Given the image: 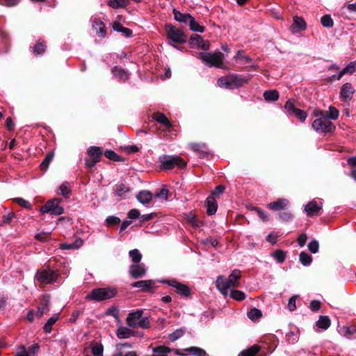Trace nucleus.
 Here are the masks:
<instances>
[{
  "label": "nucleus",
  "instance_id": "nucleus-1",
  "mask_svg": "<svg viewBox=\"0 0 356 356\" xmlns=\"http://www.w3.org/2000/svg\"><path fill=\"white\" fill-rule=\"evenodd\" d=\"M241 277V272L235 269L227 278L222 275L218 276L216 281V287L225 297H227L229 290L238 285Z\"/></svg>",
  "mask_w": 356,
  "mask_h": 356
},
{
  "label": "nucleus",
  "instance_id": "nucleus-2",
  "mask_svg": "<svg viewBox=\"0 0 356 356\" xmlns=\"http://www.w3.org/2000/svg\"><path fill=\"white\" fill-rule=\"evenodd\" d=\"M199 58L204 64L209 67H224V54L220 51L201 52L199 54Z\"/></svg>",
  "mask_w": 356,
  "mask_h": 356
},
{
  "label": "nucleus",
  "instance_id": "nucleus-3",
  "mask_svg": "<svg viewBox=\"0 0 356 356\" xmlns=\"http://www.w3.org/2000/svg\"><path fill=\"white\" fill-rule=\"evenodd\" d=\"M116 290L113 288H99L92 290L86 298L95 301H102L110 299L116 295Z\"/></svg>",
  "mask_w": 356,
  "mask_h": 356
},
{
  "label": "nucleus",
  "instance_id": "nucleus-4",
  "mask_svg": "<svg viewBox=\"0 0 356 356\" xmlns=\"http://www.w3.org/2000/svg\"><path fill=\"white\" fill-rule=\"evenodd\" d=\"M244 83V79L242 76L237 74H229L220 77L218 80V85L220 88L227 89H234L241 86Z\"/></svg>",
  "mask_w": 356,
  "mask_h": 356
},
{
  "label": "nucleus",
  "instance_id": "nucleus-5",
  "mask_svg": "<svg viewBox=\"0 0 356 356\" xmlns=\"http://www.w3.org/2000/svg\"><path fill=\"white\" fill-rule=\"evenodd\" d=\"M313 129L317 133H330L334 131V124L326 117L322 116L314 120Z\"/></svg>",
  "mask_w": 356,
  "mask_h": 356
},
{
  "label": "nucleus",
  "instance_id": "nucleus-6",
  "mask_svg": "<svg viewBox=\"0 0 356 356\" xmlns=\"http://www.w3.org/2000/svg\"><path fill=\"white\" fill-rule=\"evenodd\" d=\"M161 167L163 170H170L175 166L184 168L186 163L178 156H164L160 158Z\"/></svg>",
  "mask_w": 356,
  "mask_h": 356
},
{
  "label": "nucleus",
  "instance_id": "nucleus-7",
  "mask_svg": "<svg viewBox=\"0 0 356 356\" xmlns=\"http://www.w3.org/2000/svg\"><path fill=\"white\" fill-rule=\"evenodd\" d=\"M56 271L49 268L38 271L35 280L41 284H49L56 282L58 279Z\"/></svg>",
  "mask_w": 356,
  "mask_h": 356
},
{
  "label": "nucleus",
  "instance_id": "nucleus-8",
  "mask_svg": "<svg viewBox=\"0 0 356 356\" xmlns=\"http://www.w3.org/2000/svg\"><path fill=\"white\" fill-rule=\"evenodd\" d=\"M42 213H50L51 214L59 216L63 213L64 209L60 205L58 199H53L47 202V203L40 208Z\"/></svg>",
  "mask_w": 356,
  "mask_h": 356
},
{
  "label": "nucleus",
  "instance_id": "nucleus-9",
  "mask_svg": "<svg viewBox=\"0 0 356 356\" xmlns=\"http://www.w3.org/2000/svg\"><path fill=\"white\" fill-rule=\"evenodd\" d=\"M168 38L172 42L177 43H184L186 41V35L179 29L173 26H168L166 28Z\"/></svg>",
  "mask_w": 356,
  "mask_h": 356
},
{
  "label": "nucleus",
  "instance_id": "nucleus-10",
  "mask_svg": "<svg viewBox=\"0 0 356 356\" xmlns=\"http://www.w3.org/2000/svg\"><path fill=\"white\" fill-rule=\"evenodd\" d=\"M322 209V203L315 200L310 201L304 207V211L309 217L318 216Z\"/></svg>",
  "mask_w": 356,
  "mask_h": 356
},
{
  "label": "nucleus",
  "instance_id": "nucleus-11",
  "mask_svg": "<svg viewBox=\"0 0 356 356\" xmlns=\"http://www.w3.org/2000/svg\"><path fill=\"white\" fill-rule=\"evenodd\" d=\"M163 283L168 284L170 286L175 288L177 290V292L184 296H188L191 290L186 285L181 284L177 280H165L163 282Z\"/></svg>",
  "mask_w": 356,
  "mask_h": 356
},
{
  "label": "nucleus",
  "instance_id": "nucleus-12",
  "mask_svg": "<svg viewBox=\"0 0 356 356\" xmlns=\"http://www.w3.org/2000/svg\"><path fill=\"white\" fill-rule=\"evenodd\" d=\"M143 314V311L141 309H137L129 312L126 318L127 325L132 328L137 327V323L142 317Z\"/></svg>",
  "mask_w": 356,
  "mask_h": 356
},
{
  "label": "nucleus",
  "instance_id": "nucleus-13",
  "mask_svg": "<svg viewBox=\"0 0 356 356\" xmlns=\"http://www.w3.org/2000/svg\"><path fill=\"white\" fill-rule=\"evenodd\" d=\"M146 268L143 264H134L129 267V274L131 277L138 279L146 273Z\"/></svg>",
  "mask_w": 356,
  "mask_h": 356
},
{
  "label": "nucleus",
  "instance_id": "nucleus-14",
  "mask_svg": "<svg viewBox=\"0 0 356 356\" xmlns=\"http://www.w3.org/2000/svg\"><path fill=\"white\" fill-rule=\"evenodd\" d=\"M133 288H140L143 292H153L155 283L152 280H141L131 284Z\"/></svg>",
  "mask_w": 356,
  "mask_h": 356
},
{
  "label": "nucleus",
  "instance_id": "nucleus-15",
  "mask_svg": "<svg viewBox=\"0 0 356 356\" xmlns=\"http://www.w3.org/2000/svg\"><path fill=\"white\" fill-rule=\"evenodd\" d=\"M289 206V202L286 199L281 198L276 201L270 202L267 207L268 209L273 211H281L286 210Z\"/></svg>",
  "mask_w": 356,
  "mask_h": 356
},
{
  "label": "nucleus",
  "instance_id": "nucleus-16",
  "mask_svg": "<svg viewBox=\"0 0 356 356\" xmlns=\"http://www.w3.org/2000/svg\"><path fill=\"white\" fill-rule=\"evenodd\" d=\"M307 24L302 17L296 16L293 17V24L290 30L293 33H298L301 31L305 30Z\"/></svg>",
  "mask_w": 356,
  "mask_h": 356
},
{
  "label": "nucleus",
  "instance_id": "nucleus-17",
  "mask_svg": "<svg viewBox=\"0 0 356 356\" xmlns=\"http://www.w3.org/2000/svg\"><path fill=\"white\" fill-rule=\"evenodd\" d=\"M355 92V90L350 83H346L341 87V96L346 101L350 100Z\"/></svg>",
  "mask_w": 356,
  "mask_h": 356
},
{
  "label": "nucleus",
  "instance_id": "nucleus-18",
  "mask_svg": "<svg viewBox=\"0 0 356 356\" xmlns=\"http://www.w3.org/2000/svg\"><path fill=\"white\" fill-rule=\"evenodd\" d=\"M83 241L81 238L76 239L73 243H60L59 247L61 250H76L83 245Z\"/></svg>",
  "mask_w": 356,
  "mask_h": 356
},
{
  "label": "nucleus",
  "instance_id": "nucleus-19",
  "mask_svg": "<svg viewBox=\"0 0 356 356\" xmlns=\"http://www.w3.org/2000/svg\"><path fill=\"white\" fill-rule=\"evenodd\" d=\"M116 335L119 339H128L134 336V332L127 327L120 326L117 329Z\"/></svg>",
  "mask_w": 356,
  "mask_h": 356
},
{
  "label": "nucleus",
  "instance_id": "nucleus-20",
  "mask_svg": "<svg viewBox=\"0 0 356 356\" xmlns=\"http://www.w3.org/2000/svg\"><path fill=\"white\" fill-rule=\"evenodd\" d=\"M207 213L211 216L216 213L217 211V202L213 197H208L206 200Z\"/></svg>",
  "mask_w": 356,
  "mask_h": 356
},
{
  "label": "nucleus",
  "instance_id": "nucleus-21",
  "mask_svg": "<svg viewBox=\"0 0 356 356\" xmlns=\"http://www.w3.org/2000/svg\"><path fill=\"white\" fill-rule=\"evenodd\" d=\"M172 13L174 15V18L176 21L185 24H188L191 19L193 17L189 14L181 13L176 9H174Z\"/></svg>",
  "mask_w": 356,
  "mask_h": 356
},
{
  "label": "nucleus",
  "instance_id": "nucleus-22",
  "mask_svg": "<svg viewBox=\"0 0 356 356\" xmlns=\"http://www.w3.org/2000/svg\"><path fill=\"white\" fill-rule=\"evenodd\" d=\"M152 118L157 122L161 124L162 125L167 128H170L172 127L171 122L169 121L167 117L162 113H154Z\"/></svg>",
  "mask_w": 356,
  "mask_h": 356
},
{
  "label": "nucleus",
  "instance_id": "nucleus-23",
  "mask_svg": "<svg viewBox=\"0 0 356 356\" xmlns=\"http://www.w3.org/2000/svg\"><path fill=\"white\" fill-rule=\"evenodd\" d=\"M152 199V194L147 191H142L137 195V200L143 204H147Z\"/></svg>",
  "mask_w": 356,
  "mask_h": 356
},
{
  "label": "nucleus",
  "instance_id": "nucleus-24",
  "mask_svg": "<svg viewBox=\"0 0 356 356\" xmlns=\"http://www.w3.org/2000/svg\"><path fill=\"white\" fill-rule=\"evenodd\" d=\"M92 28L96 31L97 34L102 38H104L106 35V30L104 24L102 21H94L92 22Z\"/></svg>",
  "mask_w": 356,
  "mask_h": 356
},
{
  "label": "nucleus",
  "instance_id": "nucleus-25",
  "mask_svg": "<svg viewBox=\"0 0 356 356\" xmlns=\"http://www.w3.org/2000/svg\"><path fill=\"white\" fill-rule=\"evenodd\" d=\"M112 73L113 76L119 80L125 81L129 79V74L122 68L115 67L112 70Z\"/></svg>",
  "mask_w": 356,
  "mask_h": 356
},
{
  "label": "nucleus",
  "instance_id": "nucleus-26",
  "mask_svg": "<svg viewBox=\"0 0 356 356\" xmlns=\"http://www.w3.org/2000/svg\"><path fill=\"white\" fill-rule=\"evenodd\" d=\"M330 320L327 316H321L316 323V325L318 328L324 330H327L330 326Z\"/></svg>",
  "mask_w": 356,
  "mask_h": 356
},
{
  "label": "nucleus",
  "instance_id": "nucleus-27",
  "mask_svg": "<svg viewBox=\"0 0 356 356\" xmlns=\"http://www.w3.org/2000/svg\"><path fill=\"white\" fill-rule=\"evenodd\" d=\"M264 98L266 102H275L279 99V92L276 90H266Z\"/></svg>",
  "mask_w": 356,
  "mask_h": 356
},
{
  "label": "nucleus",
  "instance_id": "nucleus-28",
  "mask_svg": "<svg viewBox=\"0 0 356 356\" xmlns=\"http://www.w3.org/2000/svg\"><path fill=\"white\" fill-rule=\"evenodd\" d=\"M113 27L115 31L122 33V34L126 37H130L132 35V31L129 29L124 27L119 22H115Z\"/></svg>",
  "mask_w": 356,
  "mask_h": 356
},
{
  "label": "nucleus",
  "instance_id": "nucleus-29",
  "mask_svg": "<svg viewBox=\"0 0 356 356\" xmlns=\"http://www.w3.org/2000/svg\"><path fill=\"white\" fill-rule=\"evenodd\" d=\"M184 351L188 352L191 355L193 356H206L207 355L204 350L195 346L186 348Z\"/></svg>",
  "mask_w": 356,
  "mask_h": 356
},
{
  "label": "nucleus",
  "instance_id": "nucleus-30",
  "mask_svg": "<svg viewBox=\"0 0 356 356\" xmlns=\"http://www.w3.org/2000/svg\"><path fill=\"white\" fill-rule=\"evenodd\" d=\"M261 350V347L257 344L250 346L246 349L245 356H266L261 353H259Z\"/></svg>",
  "mask_w": 356,
  "mask_h": 356
},
{
  "label": "nucleus",
  "instance_id": "nucleus-31",
  "mask_svg": "<svg viewBox=\"0 0 356 356\" xmlns=\"http://www.w3.org/2000/svg\"><path fill=\"white\" fill-rule=\"evenodd\" d=\"M128 4V0H110L108 2V5L113 8H125Z\"/></svg>",
  "mask_w": 356,
  "mask_h": 356
},
{
  "label": "nucleus",
  "instance_id": "nucleus-32",
  "mask_svg": "<svg viewBox=\"0 0 356 356\" xmlns=\"http://www.w3.org/2000/svg\"><path fill=\"white\" fill-rule=\"evenodd\" d=\"M247 316L251 321H256L262 316V312L257 308H253L247 313Z\"/></svg>",
  "mask_w": 356,
  "mask_h": 356
},
{
  "label": "nucleus",
  "instance_id": "nucleus-33",
  "mask_svg": "<svg viewBox=\"0 0 356 356\" xmlns=\"http://www.w3.org/2000/svg\"><path fill=\"white\" fill-rule=\"evenodd\" d=\"M300 263L305 266H309L312 261V257L305 252H301L299 255Z\"/></svg>",
  "mask_w": 356,
  "mask_h": 356
},
{
  "label": "nucleus",
  "instance_id": "nucleus-34",
  "mask_svg": "<svg viewBox=\"0 0 356 356\" xmlns=\"http://www.w3.org/2000/svg\"><path fill=\"white\" fill-rule=\"evenodd\" d=\"M129 191V188L124 184H119L116 186L115 195L120 197H125V194Z\"/></svg>",
  "mask_w": 356,
  "mask_h": 356
},
{
  "label": "nucleus",
  "instance_id": "nucleus-35",
  "mask_svg": "<svg viewBox=\"0 0 356 356\" xmlns=\"http://www.w3.org/2000/svg\"><path fill=\"white\" fill-rule=\"evenodd\" d=\"M93 356H103L104 347L102 343H95L91 346Z\"/></svg>",
  "mask_w": 356,
  "mask_h": 356
},
{
  "label": "nucleus",
  "instance_id": "nucleus-36",
  "mask_svg": "<svg viewBox=\"0 0 356 356\" xmlns=\"http://www.w3.org/2000/svg\"><path fill=\"white\" fill-rule=\"evenodd\" d=\"M185 333V330L183 328H179L176 330L175 332L168 334V339L174 342L181 338Z\"/></svg>",
  "mask_w": 356,
  "mask_h": 356
},
{
  "label": "nucleus",
  "instance_id": "nucleus-37",
  "mask_svg": "<svg viewBox=\"0 0 356 356\" xmlns=\"http://www.w3.org/2000/svg\"><path fill=\"white\" fill-rule=\"evenodd\" d=\"M88 154L92 159L99 161V157L102 154L100 149L97 147H90L88 150Z\"/></svg>",
  "mask_w": 356,
  "mask_h": 356
},
{
  "label": "nucleus",
  "instance_id": "nucleus-38",
  "mask_svg": "<svg viewBox=\"0 0 356 356\" xmlns=\"http://www.w3.org/2000/svg\"><path fill=\"white\" fill-rule=\"evenodd\" d=\"M191 30L195 32L203 33L204 31V27L200 25L193 17L188 23Z\"/></svg>",
  "mask_w": 356,
  "mask_h": 356
},
{
  "label": "nucleus",
  "instance_id": "nucleus-39",
  "mask_svg": "<svg viewBox=\"0 0 356 356\" xmlns=\"http://www.w3.org/2000/svg\"><path fill=\"white\" fill-rule=\"evenodd\" d=\"M129 255L131 259V261L135 264H139L142 259V254H140L138 249H134L132 250H130L129 252Z\"/></svg>",
  "mask_w": 356,
  "mask_h": 356
},
{
  "label": "nucleus",
  "instance_id": "nucleus-40",
  "mask_svg": "<svg viewBox=\"0 0 356 356\" xmlns=\"http://www.w3.org/2000/svg\"><path fill=\"white\" fill-rule=\"evenodd\" d=\"M58 316H54L49 318L47 323L44 324L43 329L46 333H50L51 331L52 325L57 321Z\"/></svg>",
  "mask_w": 356,
  "mask_h": 356
},
{
  "label": "nucleus",
  "instance_id": "nucleus-41",
  "mask_svg": "<svg viewBox=\"0 0 356 356\" xmlns=\"http://www.w3.org/2000/svg\"><path fill=\"white\" fill-rule=\"evenodd\" d=\"M53 157H54V152H49L46 155L43 161L40 164L42 170H45L48 168L49 163H51V161L53 159Z\"/></svg>",
  "mask_w": 356,
  "mask_h": 356
},
{
  "label": "nucleus",
  "instance_id": "nucleus-42",
  "mask_svg": "<svg viewBox=\"0 0 356 356\" xmlns=\"http://www.w3.org/2000/svg\"><path fill=\"white\" fill-rule=\"evenodd\" d=\"M356 70V61L350 62L348 65H346L343 70H341V74L343 75L346 74H352L355 72Z\"/></svg>",
  "mask_w": 356,
  "mask_h": 356
},
{
  "label": "nucleus",
  "instance_id": "nucleus-43",
  "mask_svg": "<svg viewBox=\"0 0 356 356\" xmlns=\"http://www.w3.org/2000/svg\"><path fill=\"white\" fill-rule=\"evenodd\" d=\"M60 194L65 197H68L71 193L70 186L68 182L63 183L59 187Z\"/></svg>",
  "mask_w": 356,
  "mask_h": 356
},
{
  "label": "nucleus",
  "instance_id": "nucleus-44",
  "mask_svg": "<svg viewBox=\"0 0 356 356\" xmlns=\"http://www.w3.org/2000/svg\"><path fill=\"white\" fill-rule=\"evenodd\" d=\"M321 24L325 28H330L334 25L333 19L329 15L323 16L321 19Z\"/></svg>",
  "mask_w": 356,
  "mask_h": 356
},
{
  "label": "nucleus",
  "instance_id": "nucleus-45",
  "mask_svg": "<svg viewBox=\"0 0 356 356\" xmlns=\"http://www.w3.org/2000/svg\"><path fill=\"white\" fill-rule=\"evenodd\" d=\"M191 148L193 151L198 152L200 156H204L207 153L206 146L200 144H193Z\"/></svg>",
  "mask_w": 356,
  "mask_h": 356
},
{
  "label": "nucleus",
  "instance_id": "nucleus-46",
  "mask_svg": "<svg viewBox=\"0 0 356 356\" xmlns=\"http://www.w3.org/2000/svg\"><path fill=\"white\" fill-rule=\"evenodd\" d=\"M324 117H326L331 121V120H337L339 117V111L337 108L332 106H330L329 111L325 114Z\"/></svg>",
  "mask_w": 356,
  "mask_h": 356
},
{
  "label": "nucleus",
  "instance_id": "nucleus-47",
  "mask_svg": "<svg viewBox=\"0 0 356 356\" xmlns=\"http://www.w3.org/2000/svg\"><path fill=\"white\" fill-rule=\"evenodd\" d=\"M272 256L279 264L283 263L285 260V253L281 250H277L272 254Z\"/></svg>",
  "mask_w": 356,
  "mask_h": 356
},
{
  "label": "nucleus",
  "instance_id": "nucleus-48",
  "mask_svg": "<svg viewBox=\"0 0 356 356\" xmlns=\"http://www.w3.org/2000/svg\"><path fill=\"white\" fill-rule=\"evenodd\" d=\"M284 108L286 111V114L288 115H291L294 113V111H296V108L294 106L293 101L291 99L288 100L285 105Z\"/></svg>",
  "mask_w": 356,
  "mask_h": 356
},
{
  "label": "nucleus",
  "instance_id": "nucleus-49",
  "mask_svg": "<svg viewBox=\"0 0 356 356\" xmlns=\"http://www.w3.org/2000/svg\"><path fill=\"white\" fill-rule=\"evenodd\" d=\"M229 293L231 298L236 300H242L245 298V295L241 291L230 289Z\"/></svg>",
  "mask_w": 356,
  "mask_h": 356
},
{
  "label": "nucleus",
  "instance_id": "nucleus-50",
  "mask_svg": "<svg viewBox=\"0 0 356 356\" xmlns=\"http://www.w3.org/2000/svg\"><path fill=\"white\" fill-rule=\"evenodd\" d=\"M45 51V45L42 42H38L33 47V51L35 55L42 54Z\"/></svg>",
  "mask_w": 356,
  "mask_h": 356
},
{
  "label": "nucleus",
  "instance_id": "nucleus-51",
  "mask_svg": "<svg viewBox=\"0 0 356 356\" xmlns=\"http://www.w3.org/2000/svg\"><path fill=\"white\" fill-rule=\"evenodd\" d=\"M199 42H203L202 37L197 34H193L190 38V44L192 47H197Z\"/></svg>",
  "mask_w": 356,
  "mask_h": 356
},
{
  "label": "nucleus",
  "instance_id": "nucleus-52",
  "mask_svg": "<svg viewBox=\"0 0 356 356\" xmlns=\"http://www.w3.org/2000/svg\"><path fill=\"white\" fill-rule=\"evenodd\" d=\"M293 115H294L302 122H305L307 117V113L299 108L294 111V113Z\"/></svg>",
  "mask_w": 356,
  "mask_h": 356
},
{
  "label": "nucleus",
  "instance_id": "nucleus-53",
  "mask_svg": "<svg viewBox=\"0 0 356 356\" xmlns=\"http://www.w3.org/2000/svg\"><path fill=\"white\" fill-rule=\"evenodd\" d=\"M14 201L17 203L19 206L22 207L31 209V204L30 202L23 198L21 197H17L14 199Z\"/></svg>",
  "mask_w": 356,
  "mask_h": 356
},
{
  "label": "nucleus",
  "instance_id": "nucleus-54",
  "mask_svg": "<svg viewBox=\"0 0 356 356\" xmlns=\"http://www.w3.org/2000/svg\"><path fill=\"white\" fill-rule=\"evenodd\" d=\"M319 245L318 242L316 240H313L308 244V249L312 253H316L318 251Z\"/></svg>",
  "mask_w": 356,
  "mask_h": 356
},
{
  "label": "nucleus",
  "instance_id": "nucleus-55",
  "mask_svg": "<svg viewBox=\"0 0 356 356\" xmlns=\"http://www.w3.org/2000/svg\"><path fill=\"white\" fill-rule=\"evenodd\" d=\"M137 327H140L143 329H147L149 327V320L147 317L140 318L138 323H137Z\"/></svg>",
  "mask_w": 356,
  "mask_h": 356
},
{
  "label": "nucleus",
  "instance_id": "nucleus-56",
  "mask_svg": "<svg viewBox=\"0 0 356 356\" xmlns=\"http://www.w3.org/2000/svg\"><path fill=\"white\" fill-rule=\"evenodd\" d=\"M255 212L257 213V215L263 220V221H268L269 220V214L265 211L261 210L259 208H255L254 209Z\"/></svg>",
  "mask_w": 356,
  "mask_h": 356
},
{
  "label": "nucleus",
  "instance_id": "nucleus-57",
  "mask_svg": "<svg viewBox=\"0 0 356 356\" xmlns=\"http://www.w3.org/2000/svg\"><path fill=\"white\" fill-rule=\"evenodd\" d=\"M187 221L194 227H198L200 226V223L197 222L195 215L193 213H189L187 216Z\"/></svg>",
  "mask_w": 356,
  "mask_h": 356
},
{
  "label": "nucleus",
  "instance_id": "nucleus-58",
  "mask_svg": "<svg viewBox=\"0 0 356 356\" xmlns=\"http://www.w3.org/2000/svg\"><path fill=\"white\" fill-rule=\"evenodd\" d=\"M51 236V232H40L35 235V238L41 242H44Z\"/></svg>",
  "mask_w": 356,
  "mask_h": 356
},
{
  "label": "nucleus",
  "instance_id": "nucleus-59",
  "mask_svg": "<svg viewBox=\"0 0 356 356\" xmlns=\"http://www.w3.org/2000/svg\"><path fill=\"white\" fill-rule=\"evenodd\" d=\"M106 222L108 225H114L120 222V219L114 216H110L106 218Z\"/></svg>",
  "mask_w": 356,
  "mask_h": 356
},
{
  "label": "nucleus",
  "instance_id": "nucleus-60",
  "mask_svg": "<svg viewBox=\"0 0 356 356\" xmlns=\"http://www.w3.org/2000/svg\"><path fill=\"white\" fill-rule=\"evenodd\" d=\"M104 155L106 158L113 161H119L120 156L118 155L115 152L112 150H107L104 152Z\"/></svg>",
  "mask_w": 356,
  "mask_h": 356
},
{
  "label": "nucleus",
  "instance_id": "nucleus-61",
  "mask_svg": "<svg viewBox=\"0 0 356 356\" xmlns=\"http://www.w3.org/2000/svg\"><path fill=\"white\" fill-rule=\"evenodd\" d=\"M292 215L288 212H283L279 214L278 219L283 222H288L292 219Z\"/></svg>",
  "mask_w": 356,
  "mask_h": 356
},
{
  "label": "nucleus",
  "instance_id": "nucleus-62",
  "mask_svg": "<svg viewBox=\"0 0 356 356\" xmlns=\"http://www.w3.org/2000/svg\"><path fill=\"white\" fill-rule=\"evenodd\" d=\"M39 349V346L37 343H35L28 348L26 349V352L28 353V356H35L36 352Z\"/></svg>",
  "mask_w": 356,
  "mask_h": 356
},
{
  "label": "nucleus",
  "instance_id": "nucleus-63",
  "mask_svg": "<svg viewBox=\"0 0 356 356\" xmlns=\"http://www.w3.org/2000/svg\"><path fill=\"white\" fill-rule=\"evenodd\" d=\"M156 196L159 198L168 200V190L166 188H162L161 189H160L159 192L156 193Z\"/></svg>",
  "mask_w": 356,
  "mask_h": 356
},
{
  "label": "nucleus",
  "instance_id": "nucleus-64",
  "mask_svg": "<svg viewBox=\"0 0 356 356\" xmlns=\"http://www.w3.org/2000/svg\"><path fill=\"white\" fill-rule=\"evenodd\" d=\"M15 356H28L25 346H22L17 350Z\"/></svg>",
  "mask_w": 356,
  "mask_h": 356
}]
</instances>
